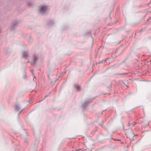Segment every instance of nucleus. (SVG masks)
<instances>
[{"instance_id":"f257e3e1","label":"nucleus","mask_w":151,"mask_h":151,"mask_svg":"<svg viewBox=\"0 0 151 151\" xmlns=\"http://www.w3.org/2000/svg\"><path fill=\"white\" fill-rule=\"evenodd\" d=\"M125 134L127 138H129L131 140H132L134 134L131 129L126 130Z\"/></svg>"},{"instance_id":"f03ea898","label":"nucleus","mask_w":151,"mask_h":151,"mask_svg":"<svg viewBox=\"0 0 151 151\" xmlns=\"http://www.w3.org/2000/svg\"><path fill=\"white\" fill-rule=\"evenodd\" d=\"M48 10V6L46 5H42L40 7L39 12L42 14H44L47 13Z\"/></svg>"},{"instance_id":"7ed1b4c3","label":"nucleus","mask_w":151,"mask_h":151,"mask_svg":"<svg viewBox=\"0 0 151 151\" xmlns=\"http://www.w3.org/2000/svg\"><path fill=\"white\" fill-rule=\"evenodd\" d=\"M18 24V23L17 21H13L12 22L11 26L9 28V29L12 31L13 30L14 28L17 26Z\"/></svg>"},{"instance_id":"20e7f679","label":"nucleus","mask_w":151,"mask_h":151,"mask_svg":"<svg viewBox=\"0 0 151 151\" xmlns=\"http://www.w3.org/2000/svg\"><path fill=\"white\" fill-rule=\"evenodd\" d=\"M33 60L30 62V63L32 65H35L37 62V55L35 54H34L33 55Z\"/></svg>"},{"instance_id":"39448f33","label":"nucleus","mask_w":151,"mask_h":151,"mask_svg":"<svg viewBox=\"0 0 151 151\" xmlns=\"http://www.w3.org/2000/svg\"><path fill=\"white\" fill-rule=\"evenodd\" d=\"M22 57L24 58H27L29 55V53L28 50H24L22 52Z\"/></svg>"},{"instance_id":"423d86ee","label":"nucleus","mask_w":151,"mask_h":151,"mask_svg":"<svg viewBox=\"0 0 151 151\" xmlns=\"http://www.w3.org/2000/svg\"><path fill=\"white\" fill-rule=\"evenodd\" d=\"M92 100L90 99L88 101H86L82 104V107L83 109H85L87 107V105L91 102Z\"/></svg>"},{"instance_id":"0eeeda50","label":"nucleus","mask_w":151,"mask_h":151,"mask_svg":"<svg viewBox=\"0 0 151 151\" xmlns=\"http://www.w3.org/2000/svg\"><path fill=\"white\" fill-rule=\"evenodd\" d=\"M75 88L77 91H80L81 90L80 86L78 84H76L75 85Z\"/></svg>"},{"instance_id":"6e6552de","label":"nucleus","mask_w":151,"mask_h":151,"mask_svg":"<svg viewBox=\"0 0 151 151\" xmlns=\"http://www.w3.org/2000/svg\"><path fill=\"white\" fill-rule=\"evenodd\" d=\"M15 109L16 111H19L20 110V106L18 104L16 105Z\"/></svg>"},{"instance_id":"1a4fd4ad","label":"nucleus","mask_w":151,"mask_h":151,"mask_svg":"<svg viewBox=\"0 0 151 151\" xmlns=\"http://www.w3.org/2000/svg\"><path fill=\"white\" fill-rule=\"evenodd\" d=\"M136 123L135 122H134L133 123L129 124V126H133L134 125H135L136 124Z\"/></svg>"},{"instance_id":"9d476101","label":"nucleus","mask_w":151,"mask_h":151,"mask_svg":"<svg viewBox=\"0 0 151 151\" xmlns=\"http://www.w3.org/2000/svg\"><path fill=\"white\" fill-rule=\"evenodd\" d=\"M32 40L30 38H29V40H28V41L29 42H31Z\"/></svg>"},{"instance_id":"9b49d317","label":"nucleus","mask_w":151,"mask_h":151,"mask_svg":"<svg viewBox=\"0 0 151 151\" xmlns=\"http://www.w3.org/2000/svg\"><path fill=\"white\" fill-rule=\"evenodd\" d=\"M27 141H28L27 139H24V141L25 142H27Z\"/></svg>"},{"instance_id":"f8f14e48","label":"nucleus","mask_w":151,"mask_h":151,"mask_svg":"<svg viewBox=\"0 0 151 151\" xmlns=\"http://www.w3.org/2000/svg\"><path fill=\"white\" fill-rule=\"evenodd\" d=\"M22 111V109L19 112V113L18 114H20V113H21V112Z\"/></svg>"},{"instance_id":"ddd939ff","label":"nucleus","mask_w":151,"mask_h":151,"mask_svg":"<svg viewBox=\"0 0 151 151\" xmlns=\"http://www.w3.org/2000/svg\"><path fill=\"white\" fill-rule=\"evenodd\" d=\"M151 18H150H150H149L148 19H147V21H149L150 20Z\"/></svg>"},{"instance_id":"4468645a","label":"nucleus","mask_w":151,"mask_h":151,"mask_svg":"<svg viewBox=\"0 0 151 151\" xmlns=\"http://www.w3.org/2000/svg\"><path fill=\"white\" fill-rule=\"evenodd\" d=\"M48 95H46V96H45V98H46V97H48Z\"/></svg>"},{"instance_id":"2eb2a0df","label":"nucleus","mask_w":151,"mask_h":151,"mask_svg":"<svg viewBox=\"0 0 151 151\" xmlns=\"http://www.w3.org/2000/svg\"><path fill=\"white\" fill-rule=\"evenodd\" d=\"M100 126H101V127H102V126H103V125H102V124H100Z\"/></svg>"},{"instance_id":"dca6fc26","label":"nucleus","mask_w":151,"mask_h":151,"mask_svg":"<svg viewBox=\"0 0 151 151\" xmlns=\"http://www.w3.org/2000/svg\"><path fill=\"white\" fill-rule=\"evenodd\" d=\"M102 63V62H99V63L100 64V63Z\"/></svg>"},{"instance_id":"f3484780","label":"nucleus","mask_w":151,"mask_h":151,"mask_svg":"<svg viewBox=\"0 0 151 151\" xmlns=\"http://www.w3.org/2000/svg\"><path fill=\"white\" fill-rule=\"evenodd\" d=\"M106 60H104V62H106Z\"/></svg>"},{"instance_id":"a211bd4d","label":"nucleus","mask_w":151,"mask_h":151,"mask_svg":"<svg viewBox=\"0 0 151 151\" xmlns=\"http://www.w3.org/2000/svg\"><path fill=\"white\" fill-rule=\"evenodd\" d=\"M33 71V70H31L32 72Z\"/></svg>"},{"instance_id":"6ab92c4d","label":"nucleus","mask_w":151,"mask_h":151,"mask_svg":"<svg viewBox=\"0 0 151 151\" xmlns=\"http://www.w3.org/2000/svg\"><path fill=\"white\" fill-rule=\"evenodd\" d=\"M38 141H37V143H38Z\"/></svg>"},{"instance_id":"aec40b11","label":"nucleus","mask_w":151,"mask_h":151,"mask_svg":"<svg viewBox=\"0 0 151 151\" xmlns=\"http://www.w3.org/2000/svg\"><path fill=\"white\" fill-rule=\"evenodd\" d=\"M35 78V76H34V78Z\"/></svg>"},{"instance_id":"412c9836","label":"nucleus","mask_w":151,"mask_h":151,"mask_svg":"<svg viewBox=\"0 0 151 151\" xmlns=\"http://www.w3.org/2000/svg\"><path fill=\"white\" fill-rule=\"evenodd\" d=\"M65 72L63 73V74L65 73Z\"/></svg>"},{"instance_id":"4be33fe9","label":"nucleus","mask_w":151,"mask_h":151,"mask_svg":"<svg viewBox=\"0 0 151 151\" xmlns=\"http://www.w3.org/2000/svg\"><path fill=\"white\" fill-rule=\"evenodd\" d=\"M28 103H30L29 101H28Z\"/></svg>"}]
</instances>
